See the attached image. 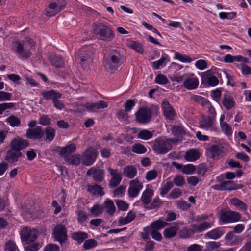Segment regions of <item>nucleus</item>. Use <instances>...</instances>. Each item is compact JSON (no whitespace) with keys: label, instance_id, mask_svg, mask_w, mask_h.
<instances>
[{"label":"nucleus","instance_id":"obj_54","mask_svg":"<svg viewBox=\"0 0 251 251\" xmlns=\"http://www.w3.org/2000/svg\"><path fill=\"white\" fill-rule=\"evenodd\" d=\"M222 130L227 135H230L232 133L231 127L226 122L220 123Z\"/></svg>","mask_w":251,"mask_h":251},{"label":"nucleus","instance_id":"obj_10","mask_svg":"<svg viewBox=\"0 0 251 251\" xmlns=\"http://www.w3.org/2000/svg\"><path fill=\"white\" fill-rule=\"evenodd\" d=\"M87 175H92L93 179L98 182H102L105 177V171L99 167H93L89 169Z\"/></svg>","mask_w":251,"mask_h":251},{"label":"nucleus","instance_id":"obj_24","mask_svg":"<svg viewBox=\"0 0 251 251\" xmlns=\"http://www.w3.org/2000/svg\"><path fill=\"white\" fill-rule=\"evenodd\" d=\"M21 156L22 153L20 151H16L12 148L11 150L7 151L6 159L11 162H15Z\"/></svg>","mask_w":251,"mask_h":251},{"label":"nucleus","instance_id":"obj_5","mask_svg":"<svg viewBox=\"0 0 251 251\" xmlns=\"http://www.w3.org/2000/svg\"><path fill=\"white\" fill-rule=\"evenodd\" d=\"M152 148L157 154H164L171 150L172 145L168 140L158 138L153 141Z\"/></svg>","mask_w":251,"mask_h":251},{"label":"nucleus","instance_id":"obj_6","mask_svg":"<svg viewBox=\"0 0 251 251\" xmlns=\"http://www.w3.org/2000/svg\"><path fill=\"white\" fill-rule=\"evenodd\" d=\"M52 234L54 240L59 242L61 246L67 243V230L64 225L56 226L53 229Z\"/></svg>","mask_w":251,"mask_h":251},{"label":"nucleus","instance_id":"obj_12","mask_svg":"<svg viewBox=\"0 0 251 251\" xmlns=\"http://www.w3.org/2000/svg\"><path fill=\"white\" fill-rule=\"evenodd\" d=\"M194 75V74H188L183 83V86L188 90L195 89L199 85V80Z\"/></svg>","mask_w":251,"mask_h":251},{"label":"nucleus","instance_id":"obj_7","mask_svg":"<svg viewBox=\"0 0 251 251\" xmlns=\"http://www.w3.org/2000/svg\"><path fill=\"white\" fill-rule=\"evenodd\" d=\"M98 156L97 150L91 147L88 148L83 153L82 163L86 166L91 165L96 160Z\"/></svg>","mask_w":251,"mask_h":251},{"label":"nucleus","instance_id":"obj_47","mask_svg":"<svg viewBox=\"0 0 251 251\" xmlns=\"http://www.w3.org/2000/svg\"><path fill=\"white\" fill-rule=\"evenodd\" d=\"M97 242L93 239L86 240L83 244V248L85 250H89L95 248L97 245Z\"/></svg>","mask_w":251,"mask_h":251},{"label":"nucleus","instance_id":"obj_44","mask_svg":"<svg viewBox=\"0 0 251 251\" xmlns=\"http://www.w3.org/2000/svg\"><path fill=\"white\" fill-rule=\"evenodd\" d=\"M128 46L130 48L134 50L137 52L143 53V48L141 44L135 41H130L128 42Z\"/></svg>","mask_w":251,"mask_h":251},{"label":"nucleus","instance_id":"obj_29","mask_svg":"<svg viewBox=\"0 0 251 251\" xmlns=\"http://www.w3.org/2000/svg\"><path fill=\"white\" fill-rule=\"evenodd\" d=\"M223 190L231 191L233 190H237L243 188L242 184H235L234 181L228 180L222 182Z\"/></svg>","mask_w":251,"mask_h":251},{"label":"nucleus","instance_id":"obj_60","mask_svg":"<svg viewBox=\"0 0 251 251\" xmlns=\"http://www.w3.org/2000/svg\"><path fill=\"white\" fill-rule=\"evenodd\" d=\"M182 195V192L178 188L174 189L168 195L169 199H176Z\"/></svg>","mask_w":251,"mask_h":251},{"label":"nucleus","instance_id":"obj_14","mask_svg":"<svg viewBox=\"0 0 251 251\" xmlns=\"http://www.w3.org/2000/svg\"><path fill=\"white\" fill-rule=\"evenodd\" d=\"M162 108L164 115L169 120H173L176 115L175 111L171 105L166 100H164L162 103Z\"/></svg>","mask_w":251,"mask_h":251},{"label":"nucleus","instance_id":"obj_2","mask_svg":"<svg viewBox=\"0 0 251 251\" xmlns=\"http://www.w3.org/2000/svg\"><path fill=\"white\" fill-rule=\"evenodd\" d=\"M93 30L94 34L102 40L111 41L114 38V32L109 26L103 23L95 24Z\"/></svg>","mask_w":251,"mask_h":251},{"label":"nucleus","instance_id":"obj_52","mask_svg":"<svg viewBox=\"0 0 251 251\" xmlns=\"http://www.w3.org/2000/svg\"><path fill=\"white\" fill-rule=\"evenodd\" d=\"M174 184L172 182L169 181L166 183L160 189V195L162 196L165 195L173 187Z\"/></svg>","mask_w":251,"mask_h":251},{"label":"nucleus","instance_id":"obj_21","mask_svg":"<svg viewBox=\"0 0 251 251\" xmlns=\"http://www.w3.org/2000/svg\"><path fill=\"white\" fill-rule=\"evenodd\" d=\"M41 95L44 100H51L52 101L56 98H61L62 96L61 93L53 89L43 91Z\"/></svg>","mask_w":251,"mask_h":251},{"label":"nucleus","instance_id":"obj_3","mask_svg":"<svg viewBox=\"0 0 251 251\" xmlns=\"http://www.w3.org/2000/svg\"><path fill=\"white\" fill-rule=\"evenodd\" d=\"M158 107L155 105L148 107H141L135 113L137 121L140 124H147L151 121L152 114L157 112Z\"/></svg>","mask_w":251,"mask_h":251},{"label":"nucleus","instance_id":"obj_49","mask_svg":"<svg viewBox=\"0 0 251 251\" xmlns=\"http://www.w3.org/2000/svg\"><path fill=\"white\" fill-rule=\"evenodd\" d=\"M152 136V133L148 130H143L138 134V137L143 140H148L151 139Z\"/></svg>","mask_w":251,"mask_h":251},{"label":"nucleus","instance_id":"obj_42","mask_svg":"<svg viewBox=\"0 0 251 251\" xmlns=\"http://www.w3.org/2000/svg\"><path fill=\"white\" fill-rule=\"evenodd\" d=\"M6 121L12 127L19 126L21 125V120L19 118L15 116V115H11L8 117Z\"/></svg>","mask_w":251,"mask_h":251},{"label":"nucleus","instance_id":"obj_20","mask_svg":"<svg viewBox=\"0 0 251 251\" xmlns=\"http://www.w3.org/2000/svg\"><path fill=\"white\" fill-rule=\"evenodd\" d=\"M11 148L16 151H21L28 146V142L22 139H14L11 142Z\"/></svg>","mask_w":251,"mask_h":251},{"label":"nucleus","instance_id":"obj_63","mask_svg":"<svg viewBox=\"0 0 251 251\" xmlns=\"http://www.w3.org/2000/svg\"><path fill=\"white\" fill-rule=\"evenodd\" d=\"M196 170L195 166L192 164H187L183 166L182 171L184 174H190Z\"/></svg>","mask_w":251,"mask_h":251},{"label":"nucleus","instance_id":"obj_13","mask_svg":"<svg viewBox=\"0 0 251 251\" xmlns=\"http://www.w3.org/2000/svg\"><path fill=\"white\" fill-rule=\"evenodd\" d=\"M108 106L106 102L103 100L98 101L96 102H87L84 107L89 111L95 112L99 110L106 108Z\"/></svg>","mask_w":251,"mask_h":251},{"label":"nucleus","instance_id":"obj_64","mask_svg":"<svg viewBox=\"0 0 251 251\" xmlns=\"http://www.w3.org/2000/svg\"><path fill=\"white\" fill-rule=\"evenodd\" d=\"M59 247L54 244H47L44 249V251H59Z\"/></svg>","mask_w":251,"mask_h":251},{"label":"nucleus","instance_id":"obj_31","mask_svg":"<svg viewBox=\"0 0 251 251\" xmlns=\"http://www.w3.org/2000/svg\"><path fill=\"white\" fill-rule=\"evenodd\" d=\"M103 188L101 186L95 185H89L88 186L87 191L93 194L94 195H98L100 196H102L104 195V192L103 190Z\"/></svg>","mask_w":251,"mask_h":251},{"label":"nucleus","instance_id":"obj_17","mask_svg":"<svg viewBox=\"0 0 251 251\" xmlns=\"http://www.w3.org/2000/svg\"><path fill=\"white\" fill-rule=\"evenodd\" d=\"M76 149V145L72 143L66 145L64 147L58 146L54 149V151L56 152L59 153L60 155H63L65 157L66 156H69V154L75 152Z\"/></svg>","mask_w":251,"mask_h":251},{"label":"nucleus","instance_id":"obj_39","mask_svg":"<svg viewBox=\"0 0 251 251\" xmlns=\"http://www.w3.org/2000/svg\"><path fill=\"white\" fill-rule=\"evenodd\" d=\"M103 212V206L102 204H95L90 209L91 214L94 217H98Z\"/></svg>","mask_w":251,"mask_h":251},{"label":"nucleus","instance_id":"obj_55","mask_svg":"<svg viewBox=\"0 0 251 251\" xmlns=\"http://www.w3.org/2000/svg\"><path fill=\"white\" fill-rule=\"evenodd\" d=\"M167 55L164 54L161 56L159 60L153 62L152 64L153 65V69H159V67L163 64L164 61L167 59Z\"/></svg>","mask_w":251,"mask_h":251},{"label":"nucleus","instance_id":"obj_56","mask_svg":"<svg viewBox=\"0 0 251 251\" xmlns=\"http://www.w3.org/2000/svg\"><path fill=\"white\" fill-rule=\"evenodd\" d=\"M172 133L176 136L182 135L185 134V132L184 128L179 126H174L172 129Z\"/></svg>","mask_w":251,"mask_h":251},{"label":"nucleus","instance_id":"obj_15","mask_svg":"<svg viewBox=\"0 0 251 251\" xmlns=\"http://www.w3.org/2000/svg\"><path fill=\"white\" fill-rule=\"evenodd\" d=\"M218 215L220 220H240L241 218V215L239 213L231 210L220 211L218 212Z\"/></svg>","mask_w":251,"mask_h":251},{"label":"nucleus","instance_id":"obj_16","mask_svg":"<svg viewBox=\"0 0 251 251\" xmlns=\"http://www.w3.org/2000/svg\"><path fill=\"white\" fill-rule=\"evenodd\" d=\"M17 46L14 50L15 52L19 55V57L22 59L28 58L30 57L32 54L29 50L24 48L23 44L20 42H17Z\"/></svg>","mask_w":251,"mask_h":251},{"label":"nucleus","instance_id":"obj_1","mask_svg":"<svg viewBox=\"0 0 251 251\" xmlns=\"http://www.w3.org/2000/svg\"><path fill=\"white\" fill-rule=\"evenodd\" d=\"M125 59L124 52L120 48L110 50L103 57L105 70L107 72L113 73L124 63Z\"/></svg>","mask_w":251,"mask_h":251},{"label":"nucleus","instance_id":"obj_61","mask_svg":"<svg viewBox=\"0 0 251 251\" xmlns=\"http://www.w3.org/2000/svg\"><path fill=\"white\" fill-rule=\"evenodd\" d=\"M126 189V186L124 185H121L117 188H116L114 191V197H121L124 196L125 190Z\"/></svg>","mask_w":251,"mask_h":251},{"label":"nucleus","instance_id":"obj_26","mask_svg":"<svg viewBox=\"0 0 251 251\" xmlns=\"http://www.w3.org/2000/svg\"><path fill=\"white\" fill-rule=\"evenodd\" d=\"M168 225V223L165 221H154L150 226L146 227V229L151 230L158 231Z\"/></svg>","mask_w":251,"mask_h":251},{"label":"nucleus","instance_id":"obj_59","mask_svg":"<svg viewBox=\"0 0 251 251\" xmlns=\"http://www.w3.org/2000/svg\"><path fill=\"white\" fill-rule=\"evenodd\" d=\"M40 247V243L36 242L31 245L24 247V250L25 251H38Z\"/></svg>","mask_w":251,"mask_h":251},{"label":"nucleus","instance_id":"obj_58","mask_svg":"<svg viewBox=\"0 0 251 251\" xmlns=\"http://www.w3.org/2000/svg\"><path fill=\"white\" fill-rule=\"evenodd\" d=\"M175 57L182 62H191L192 61V59L188 56L181 54L178 52H176L175 54Z\"/></svg>","mask_w":251,"mask_h":251},{"label":"nucleus","instance_id":"obj_37","mask_svg":"<svg viewBox=\"0 0 251 251\" xmlns=\"http://www.w3.org/2000/svg\"><path fill=\"white\" fill-rule=\"evenodd\" d=\"M190 100L198 103L201 104L202 106L210 105L209 101L204 97L197 95H192Z\"/></svg>","mask_w":251,"mask_h":251},{"label":"nucleus","instance_id":"obj_11","mask_svg":"<svg viewBox=\"0 0 251 251\" xmlns=\"http://www.w3.org/2000/svg\"><path fill=\"white\" fill-rule=\"evenodd\" d=\"M44 131L43 128L38 126L33 129H28L26 133V137L30 139H40L43 137Z\"/></svg>","mask_w":251,"mask_h":251},{"label":"nucleus","instance_id":"obj_43","mask_svg":"<svg viewBox=\"0 0 251 251\" xmlns=\"http://www.w3.org/2000/svg\"><path fill=\"white\" fill-rule=\"evenodd\" d=\"M162 203V202L159 197H156L152 201L151 203L146 205L145 207L148 209L158 208L160 206Z\"/></svg>","mask_w":251,"mask_h":251},{"label":"nucleus","instance_id":"obj_19","mask_svg":"<svg viewBox=\"0 0 251 251\" xmlns=\"http://www.w3.org/2000/svg\"><path fill=\"white\" fill-rule=\"evenodd\" d=\"M102 205L103 206V211H105L108 215L112 217L116 211V207L113 201L107 199Z\"/></svg>","mask_w":251,"mask_h":251},{"label":"nucleus","instance_id":"obj_4","mask_svg":"<svg viewBox=\"0 0 251 251\" xmlns=\"http://www.w3.org/2000/svg\"><path fill=\"white\" fill-rule=\"evenodd\" d=\"M78 59L84 69H87L93 61V52L90 47H85L78 50Z\"/></svg>","mask_w":251,"mask_h":251},{"label":"nucleus","instance_id":"obj_41","mask_svg":"<svg viewBox=\"0 0 251 251\" xmlns=\"http://www.w3.org/2000/svg\"><path fill=\"white\" fill-rule=\"evenodd\" d=\"M230 201L233 205L241 210L246 211L248 208L247 204L237 198H233Z\"/></svg>","mask_w":251,"mask_h":251},{"label":"nucleus","instance_id":"obj_28","mask_svg":"<svg viewBox=\"0 0 251 251\" xmlns=\"http://www.w3.org/2000/svg\"><path fill=\"white\" fill-rule=\"evenodd\" d=\"M137 169L134 166L128 165L124 168L123 176L128 178H133L137 174Z\"/></svg>","mask_w":251,"mask_h":251},{"label":"nucleus","instance_id":"obj_53","mask_svg":"<svg viewBox=\"0 0 251 251\" xmlns=\"http://www.w3.org/2000/svg\"><path fill=\"white\" fill-rule=\"evenodd\" d=\"M115 202L119 210L126 211L129 207V204L123 200H116Z\"/></svg>","mask_w":251,"mask_h":251},{"label":"nucleus","instance_id":"obj_32","mask_svg":"<svg viewBox=\"0 0 251 251\" xmlns=\"http://www.w3.org/2000/svg\"><path fill=\"white\" fill-rule=\"evenodd\" d=\"M81 160V156L79 154H75L71 156H65V160L69 164L73 165H78Z\"/></svg>","mask_w":251,"mask_h":251},{"label":"nucleus","instance_id":"obj_38","mask_svg":"<svg viewBox=\"0 0 251 251\" xmlns=\"http://www.w3.org/2000/svg\"><path fill=\"white\" fill-rule=\"evenodd\" d=\"M61 10L54 4L51 3L46 10V15L49 17L53 16L61 12Z\"/></svg>","mask_w":251,"mask_h":251},{"label":"nucleus","instance_id":"obj_40","mask_svg":"<svg viewBox=\"0 0 251 251\" xmlns=\"http://www.w3.org/2000/svg\"><path fill=\"white\" fill-rule=\"evenodd\" d=\"M50 61L52 65L57 68H62L64 65V62L60 56L54 55L52 56Z\"/></svg>","mask_w":251,"mask_h":251},{"label":"nucleus","instance_id":"obj_57","mask_svg":"<svg viewBox=\"0 0 251 251\" xmlns=\"http://www.w3.org/2000/svg\"><path fill=\"white\" fill-rule=\"evenodd\" d=\"M156 83L160 85L166 84L168 82V80L166 77L163 74H158L155 79Z\"/></svg>","mask_w":251,"mask_h":251},{"label":"nucleus","instance_id":"obj_33","mask_svg":"<svg viewBox=\"0 0 251 251\" xmlns=\"http://www.w3.org/2000/svg\"><path fill=\"white\" fill-rule=\"evenodd\" d=\"M44 134H45V141L46 142H51L55 137V130L51 127L48 126L45 128Z\"/></svg>","mask_w":251,"mask_h":251},{"label":"nucleus","instance_id":"obj_23","mask_svg":"<svg viewBox=\"0 0 251 251\" xmlns=\"http://www.w3.org/2000/svg\"><path fill=\"white\" fill-rule=\"evenodd\" d=\"M212 224L210 223L205 222L200 224H192L191 227L194 233H200L210 227Z\"/></svg>","mask_w":251,"mask_h":251},{"label":"nucleus","instance_id":"obj_36","mask_svg":"<svg viewBox=\"0 0 251 251\" xmlns=\"http://www.w3.org/2000/svg\"><path fill=\"white\" fill-rule=\"evenodd\" d=\"M223 147L222 145H212L209 148V151L212 155V158L219 156L223 152Z\"/></svg>","mask_w":251,"mask_h":251},{"label":"nucleus","instance_id":"obj_50","mask_svg":"<svg viewBox=\"0 0 251 251\" xmlns=\"http://www.w3.org/2000/svg\"><path fill=\"white\" fill-rule=\"evenodd\" d=\"M173 181L176 186L177 187H182L185 183V180L183 176L180 175L175 176L173 179Z\"/></svg>","mask_w":251,"mask_h":251},{"label":"nucleus","instance_id":"obj_45","mask_svg":"<svg viewBox=\"0 0 251 251\" xmlns=\"http://www.w3.org/2000/svg\"><path fill=\"white\" fill-rule=\"evenodd\" d=\"M132 151L137 154H143L147 151V149L142 144L138 143L132 146Z\"/></svg>","mask_w":251,"mask_h":251},{"label":"nucleus","instance_id":"obj_35","mask_svg":"<svg viewBox=\"0 0 251 251\" xmlns=\"http://www.w3.org/2000/svg\"><path fill=\"white\" fill-rule=\"evenodd\" d=\"M223 234L224 232L221 230V228L218 227L208 232L206 234V236L209 239L216 240L220 238Z\"/></svg>","mask_w":251,"mask_h":251},{"label":"nucleus","instance_id":"obj_27","mask_svg":"<svg viewBox=\"0 0 251 251\" xmlns=\"http://www.w3.org/2000/svg\"><path fill=\"white\" fill-rule=\"evenodd\" d=\"M184 158L188 161L193 162L200 158V153L196 149H192L185 153Z\"/></svg>","mask_w":251,"mask_h":251},{"label":"nucleus","instance_id":"obj_46","mask_svg":"<svg viewBox=\"0 0 251 251\" xmlns=\"http://www.w3.org/2000/svg\"><path fill=\"white\" fill-rule=\"evenodd\" d=\"M18 248L15 243L12 240H8L5 244L4 251H16Z\"/></svg>","mask_w":251,"mask_h":251},{"label":"nucleus","instance_id":"obj_34","mask_svg":"<svg viewBox=\"0 0 251 251\" xmlns=\"http://www.w3.org/2000/svg\"><path fill=\"white\" fill-rule=\"evenodd\" d=\"M223 106L227 110L232 108L235 105V102L230 96L226 95L224 96L222 100Z\"/></svg>","mask_w":251,"mask_h":251},{"label":"nucleus","instance_id":"obj_8","mask_svg":"<svg viewBox=\"0 0 251 251\" xmlns=\"http://www.w3.org/2000/svg\"><path fill=\"white\" fill-rule=\"evenodd\" d=\"M21 239L23 242H26L30 244L34 242L37 238L38 232L35 229H29L25 228L22 230L21 234Z\"/></svg>","mask_w":251,"mask_h":251},{"label":"nucleus","instance_id":"obj_25","mask_svg":"<svg viewBox=\"0 0 251 251\" xmlns=\"http://www.w3.org/2000/svg\"><path fill=\"white\" fill-rule=\"evenodd\" d=\"M72 238L76 241L78 244L82 243L86 239L88 238V234L84 232L79 231L73 232L71 234Z\"/></svg>","mask_w":251,"mask_h":251},{"label":"nucleus","instance_id":"obj_48","mask_svg":"<svg viewBox=\"0 0 251 251\" xmlns=\"http://www.w3.org/2000/svg\"><path fill=\"white\" fill-rule=\"evenodd\" d=\"M194 234L192 229H186L184 228L180 231L179 233V237L182 239H186L190 238L192 235Z\"/></svg>","mask_w":251,"mask_h":251},{"label":"nucleus","instance_id":"obj_62","mask_svg":"<svg viewBox=\"0 0 251 251\" xmlns=\"http://www.w3.org/2000/svg\"><path fill=\"white\" fill-rule=\"evenodd\" d=\"M225 240L231 243L235 244L238 241V237L234 234L233 232H230L226 234Z\"/></svg>","mask_w":251,"mask_h":251},{"label":"nucleus","instance_id":"obj_9","mask_svg":"<svg viewBox=\"0 0 251 251\" xmlns=\"http://www.w3.org/2000/svg\"><path fill=\"white\" fill-rule=\"evenodd\" d=\"M143 188V184L138 178H135L129 182L128 189V195L129 197L134 198L136 197Z\"/></svg>","mask_w":251,"mask_h":251},{"label":"nucleus","instance_id":"obj_30","mask_svg":"<svg viewBox=\"0 0 251 251\" xmlns=\"http://www.w3.org/2000/svg\"><path fill=\"white\" fill-rule=\"evenodd\" d=\"M153 194V191L152 189L150 188L146 189L142 194L141 201L146 205L149 204L151 201Z\"/></svg>","mask_w":251,"mask_h":251},{"label":"nucleus","instance_id":"obj_51","mask_svg":"<svg viewBox=\"0 0 251 251\" xmlns=\"http://www.w3.org/2000/svg\"><path fill=\"white\" fill-rule=\"evenodd\" d=\"M122 180L121 176H120L118 175L117 176H115V177H112L109 183V186L110 188H115L118 186Z\"/></svg>","mask_w":251,"mask_h":251},{"label":"nucleus","instance_id":"obj_22","mask_svg":"<svg viewBox=\"0 0 251 251\" xmlns=\"http://www.w3.org/2000/svg\"><path fill=\"white\" fill-rule=\"evenodd\" d=\"M179 229L177 225L170 226L165 228L163 231V235L166 239H171L175 237Z\"/></svg>","mask_w":251,"mask_h":251},{"label":"nucleus","instance_id":"obj_18","mask_svg":"<svg viewBox=\"0 0 251 251\" xmlns=\"http://www.w3.org/2000/svg\"><path fill=\"white\" fill-rule=\"evenodd\" d=\"M200 127L206 130L214 131L215 128L212 119L209 116L203 117L200 122Z\"/></svg>","mask_w":251,"mask_h":251}]
</instances>
